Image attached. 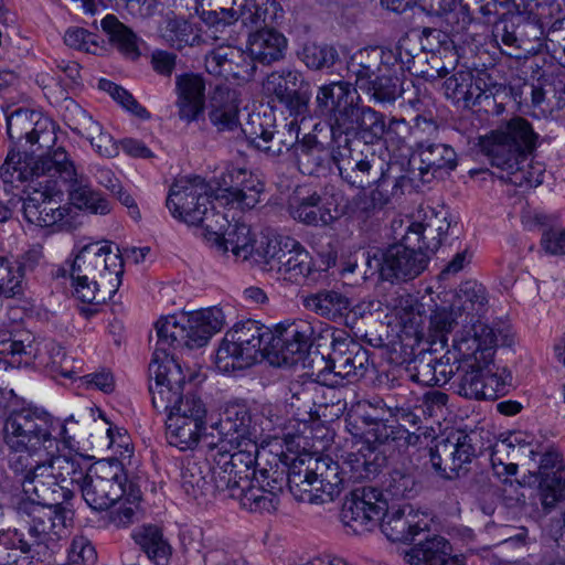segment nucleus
<instances>
[{
    "instance_id": "1",
    "label": "nucleus",
    "mask_w": 565,
    "mask_h": 565,
    "mask_svg": "<svg viewBox=\"0 0 565 565\" xmlns=\"http://www.w3.org/2000/svg\"><path fill=\"white\" fill-rule=\"evenodd\" d=\"M499 339L493 328L482 322L465 328L454 338L458 365L452 382L455 392L467 399H495L507 392L512 375L505 369L493 372L494 349Z\"/></svg>"
},
{
    "instance_id": "2",
    "label": "nucleus",
    "mask_w": 565,
    "mask_h": 565,
    "mask_svg": "<svg viewBox=\"0 0 565 565\" xmlns=\"http://www.w3.org/2000/svg\"><path fill=\"white\" fill-rule=\"evenodd\" d=\"M536 139L529 121L518 117L492 131L482 141V149L491 164L500 170L501 180L519 188H535L543 182L542 168L529 159Z\"/></svg>"
},
{
    "instance_id": "3",
    "label": "nucleus",
    "mask_w": 565,
    "mask_h": 565,
    "mask_svg": "<svg viewBox=\"0 0 565 565\" xmlns=\"http://www.w3.org/2000/svg\"><path fill=\"white\" fill-rule=\"evenodd\" d=\"M42 162L43 156L30 163L12 150L0 167V178L10 184L30 181L22 205L24 218L36 226L47 227L63 221L67 209L61 205L63 191L52 172L42 171Z\"/></svg>"
},
{
    "instance_id": "4",
    "label": "nucleus",
    "mask_w": 565,
    "mask_h": 565,
    "mask_svg": "<svg viewBox=\"0 0 565 565\" xmlns=\"http://www.w3.org/2000/svg\"><path fill=\"white\" fill-rule=\"evenodd\" d=\"M124 260L119 248L108 243H90L81 248L71 266L74 296L83 303L110 300L121 285Z\"/></svg>"
},
{
    "instance_id": "5",
    "label": "nucleus",
    "mask_w": 565,
    "mask_h": 565,
    "mask_svg": "<svg viewBox=\"0 0 565 565\" xmlns=\"http://www.w3.org/2000/svg\"><path fill=\"white\" fill-rule=\"evenodd\" d=\"M62 503L49 504L22 499L15 505L14 539L24 553L34 552L38 561L51 557L57 541L65 534V514Z\"/></svg>"
},
{
    "instance_id": "6",
    "label": "nucleus",
    "mask_w": 565,
    "mask_h": 565,
    "mask_svg": "<svg viewBox=\"0 0 565 565\" xmlns=\"http://www.w3.org/2000/svg\"><path fill=\"white\" fill-rule=\"evenodd\" d=\"M332 159L341 178L353 186L364 188L371 178H376L375 188L370 193L383 209L402 198L409 181L406 175H392L393 166L375 153L362 158V152L348 147V139L343 148L332 151Z\"/></svg>"
},
{
    "instance_id": "7",
    "label": "nucleus",
    "mask_w": 565,
    "mask_h": 565,
    "mask_svg": "<svg viewBox=\"0 0 565 565\" xmlns=\"http://www.w3.org/2000/svg\"><path fill=\"white\" fill-rule=\"evenodd\" d=\"M124 475L118 468L107 463L92 466L79 488L83 499L93 510L104 511L119 503V508L108 515L109 524L117 529L126 527L135 521L138 497H125Z\"/></svg>"
},
{
    "instance_id": "8",
    "label": "nucleus",
    "mask_w": 565,
    "mask_h": 565,
    "mask_svg": "<svg viewBox=\"0 0 565 565\" xmlns=\"http://www.w3.org/2000/svg\"><path fill=\"white\" fill-rule=\"evenodd\" d=\"M225 324L226 316L218 307L162 317L156 323L158 335L156 351L164 354L170 347L190 350L202 348Z\"/></svg>"
},
{
    "instance_id": "9",
    "label": "nucleus",
    "mask_w": 565,
    "mask_h": 565,
    "mask_svg": "<svg viewBox=\"0 0 565 565\" xmlns=\"http://www.w3.org/2000/svg\"><path fill=\"white\" fill-rule=\"evenodd\" d=\"M274 332L256 320L234 324L224 335L215 356V365L223 373L245 370L258 359L274 355Z\"/></svg>"
},
{
    "instance_id": "10",
    "label": "nucleus",
    "mask_w": 565,
    "mask_h": 565,
    "mask_svg": "<svg viewBox=\"0 0 565 565\" xmlns=\"http://www.w3.org/2000/svg\"><path fill=\"white\" fill-rule=\"evenodd\" d=\"M3 441L14 452L28 457H42L57 452L58 440L53 436V419L50 414L38 408H21L6 418Z\"/></svg>"
},
{
    "instance_id": "11",
    "label": "nucleus",
    "mask_w": 565,
    "mask_h": 565,
    "mask_svg": "<svg viewBox=\"0 0 565 565\" xmlns=\"http://www.w3.org/2000/svg\"><path fill=\"white\" fill-rule=\"evenodd\" d=\"M273 332L274 355L292 365L303 361L312 347L327 345L334 327L317 319H295L280 322Z\"/></svg>"
},
{
    "instance_id": "12",
    "label": "nucleus",
    "mask_w": 565,
    "mask_h": 565,
    "mask_svg": "<svg viewBox=\"0 0 565 565\" xmlns=\"http://www.w3.org/2000/svg\"><path fill=\"white\" fill-rule=\"evenodd\" d=\"M41 169L52 172L61 191L68 193V199L78 209L94 214H107L110 211L108 201L93 190L88 179L77 172L74 161L67 151L58 147L43 154Z\"/></svg>"
},
{
    "instance_id": "13",
    "label": "nucleus",
    "mask_w": 565,
    "mask_h": 565,
    "mask_svg": "<svg viewBox=\"0 0 565 565\" xmlns=\"http://www.w3.org/2000/svg\"><path fill=\"white\" fill-rule=\"evenodd\" d=\"M515 12L504 14L493 26V36L508 49L526 50L531 38L539 39V28L534 21L543 25L548 23L546 15L559 12V4L554 2H537L535 0H512Z\"/></svg>"
},
{
    "instance_id": "14",
    "label": "nucleus",
    "mask_w": 565,
    "mask_h": 565,
    "mask_svg": "<svg viewBox=\"0 0 565 565\" xmlns=\"http://www.w3.org/2000/svg\"><path fill=\"white\" fill-rule=\"evenodd\" d=\"M239 11L234 8H221L204 11L202 17L207 24L206 35L216 40L230 41L233 23L239 19L242 24L250 30L271 29L277 19L279 6L276 0H242Z\"/></svg>"
},
{
    "instance_id": "15",
    "label": "nucleus",
    "mask_w": 565,
    "mask_h": 565,
    "mask_svg": "<svg viewBox=\"0 0 565 565\" xmlns=\"http://www.w3.org/2000/svg\"><path fill=\"white\" fill-rule=\"evenodd\" d=\"M213 190L199 175L177 179L170 188L167 206L177 218L190 225H201L206 232V222L220 214L211 205Z\"/></svg>"
},
{
    "instance_id": "16",
    "label": "nucleus",
    "mask_w": 565,
    "mask_h": 565,
    "mask_svg": "<svg viewBox=\"0 0 565 565\" xmlns=\"http://www.w3.org/2000/svg\"><path fill=\"white\" fill-rule=\"evenodd\" d=\"M207 449H231L258 455L256 428L252 426V415L244 405H230L220 419L203 435Z\"/></svg>"
},
{
    "instance_id": "17",
    "label": "nucleus",
    "mask_w": 565,
    "mask_h": 565,
    "mask_svg": "<svg viewBox=\"0 0 565 565\" xmlns=\"http://www.w3.org/2000/svg\"><path fill=\"white\" fill-rule=\"evenodd\" d=\"M257 455L231 449H209L213 491L226 492L228 497L242 494V487L249 483Z\"/></svg>"
},
{
    "instance_id": "18",
    "label": "nucleus",
    "mask_w": 565,
    "mask_h": 565,
    "mask_svg": "<svg viewBox=\"0 0 565 565\" xmlns=\"http://www.w3.org/2000/svg\"><path fill=\"white\" fill-rule=\"evenodd\" d=\"M149 393L153 408L159 413H169L185 394L186 376L172 356L157 351L149 364Z\"/></svg>"
},
{
    "instance_id": "19",
    "label": "nucleus",
    "mask_w": 565,
    "mask_h": 565,
    "mask_svg": "<svg viewBox=\"0 0 565 565\" xmlns=\"http://www.w3.org/2000/svg\"><path fill=\"white\" fill-rule=\"evenodd\" d=\"M24 455L10 459V467L22 475L24 493L33 494L38 501L49 504L62 503L72 497V490L58 484L54 470L51 469L50 456L38 457L35 463H24Z\"/></svg>"
},
{
    "instance_id": "20",
    "label": "nucleus",
    "mask_w": 565,
    "mask_h": 565,
    "mask_svg": "<svg viewBox=\"0 0 565 565\" xmlns=\"http://www.w3.org/2000/svg\"><path fill=\"white\" fill-rule=\"evenodd\" d=\"M7 117V134L12 143L11 149L15 152H20L22 159L30 163L36 159H31L26 153H22L23 148L22 141L25 145L34 146L38 145L40 149L50 148L56 140L54 125L34 110L18 108L9 113V108L6 109Z\"/></svg>"
},
{
    "instance_id": "21",
    "label": "nucleus",
    "mask_w": 565,
    "mask_h": 565,
    "mask_svg": "<svg viewBox=\"0 0 565 565\" xmlns=\"http://www.w3.org/2000/svg\"><path fill=\"white\" fill-rule=\"evenodd\" d=\"M206 222L204 238L218 253L231 252L236 259L247 260L256 256V236L250 226L245 223L231 224L222 213L213 215Z\"/></svg>"
},
{
    "instance_id": "22",
    "label": "nucleus",
    "mask_w": 565,
    "mask_h": 565,
    "mask_svg": "<svg viewBox=\"0 0 565 565\" xmlns=\"http://www.w3.org/2000/svg\"><path fill=\"white\" fill-rule=\"evenodd\" d=\"M387 509L383 491L375 487H356L343 503L341 519L355 534L372 531Z\"/></svg>"
},
{
    "instance_id": "23",
    "label": "nucleus",
    "mask_w": 565,
    "mask_h": 565,
    "mask_svg": "<svg viewBox=\"0 0 565 565\" xmlns=\"http://www.w3.org/2000/svg\"><path fill=\"white\" fill-rule=\"evenodd\" d=\"M265 93L281 104L291 116L305 117L311 97L310 86L302 74L292 68H281L267 75L263 83Z\"/></svg>"
},
{
    "instance_id": "24",
    "label": "nucleus",
    "mask_w": 565,
    "mask_h": 565,
    "mask_svg": "<svg viewBox=\"0 0 565 565\" xmlns=\"http://www.w3.org/2000/svg\"><path fill=\"white\" fill-rule=\"evenodd\" d=\"M429 255L405 241L388 246L377 262L380 274L387 281H407L416 278L427 267Z\"/></svg>"
},
{
    "instance_id": "25",
    "label": "nucleus",
    "mask_w": 565,
    "mask_h": 565,
    "mask_svg": "<svg viewBox=\"0 0 565 565\" xmlns=\"http://www.w3.org/2000/svg\"><path fill=\"white\" fill-rule=\"evenodd\" d=\"M263 183L244 168L230 167L221 178L215 200L242 211L250 210L259 203Z\"/></svg>"
},
{
    "instance_id": "26",
    "label": "nucleus",
    "mask_w": 565,
    "mask_h": 565,
    "mask_svg": "<svg viewBox=\"0 0 565 565\" xmlns=\"http://www.w3.org/2000/svg\"><path fill=\"white\" fill-rule=\"evenodd\" d=\"M331 352L328 355L327 367L340 376H363L369 363V350L352 339L345 330L334 328V334L329 343Z\"/></svg>"
},
{
    "instance_id": "27",
    "label": "nucleus",
    "mask_w": 565,
    "mask_h": 565,
    "mask_svg": "<svg viewBox=\"0 0 565 565\" xmlns=\"http://www.w3.org/2000/svg\"><path fill=\"white\" fill-rule=\"evenodd\" d=\"M401 61L398 47L369 46L355 52L349 60L347 68L350 77L355 79V86L365 87L375 76L397 67Z\"/></svg>"
},
{
    "instance_id": "28",
    "label": "nucleus",
    "mask_w": 565,
    "mask_h": 565,
    "mask_svg": "<svg viewBox=\"0 0 565 565\" xmlns=\"http://www.w3.org/2000/svg\"><path fill=\"white\" fill-rule=\"evenodd\" d=\"M64 119L73 131L87 138L100 156L106 158L117 156L118 147L113 137L103 131L102 126L73 99L66 102Z\"/></svg>"
},
{
    "instance_id": "29",
    "label": "nucleus",
    "mask_w": 565,
    "mask_h": 565,
    "mask_svg": "<svg viewBox=\"0 0 565 565\" xmlns=\"http://www.w3.org/2000/svg\"><path fill=\"white\" fill-rule=\"evenodd\" d=\"M384 405H373L369 402L358 403L347 415V426L350 433L364 438L369 444H384L393 430L384 423L381 415Z\"/></svg>"
},
{
    "instance_id": "30",
    "label": "nucleus",
    "mask_w": 565,
    "mask_h": 565,
    "mask_svg": "<svg viewBox=\"0 0 565 565\" xmlns=\"http://www.w3.org/2000/svg\"><path fill=\"white\" fill-rule=\"evenodd\" d=\"M408 164L413 173L418 171L423 182H429V175L434 178L454 170L457 167V154L450 146L445 143H420Z\"/></svg>"
},
{
    "instance_id": "31",
    "label": "nucleus",
    "mask_w": 565,
    "mask_h": 565,
    "mask_svg": "<svg viewBox=\"0 0 565 565\" xmlns=\"http://www.w3.org/2000/svg\"><path fill=\"white\" fill-rule=\"evenodd\" d=\"M301 303L308 311L329 321L345 319V326L353 328L354 321H349L350 313L356 316L359 307H353L351 299L335 289H320L301 297Z\"/></svg>"
},
{
    "instance_id": "32",
    "label": "nucleus",
    "mask_w": 565,
    "mask_h": 565,
    "mask_svg": "<svg viewBox=\"0 0 565 565\" xmlns=\"http://www.w3.org/2000/svg\"><path fill=\"white\" fill-rule=\"evenodd\" d=\"M210 122L218 132L234 131L239 127V98L236 89L216 85L207 104Z\"/></svg>"
},
{
    "instance_id": "33",
    "label": "nucleus",
    "mask_w": 565,
    "mask_h": 565,
    "mask_svg": "<svg viewBox=\"0 0 565 565\" xmlns=\"http://www.w3.org/2000/svg\"><path fill=\"white\" fill-rule=\"evenodd\" d=\"M36 353L33 337L25 331L7 329L0 317V364L6 367L28 365Z\"/></svg>"
},
{
    "instance_id": "34",
    "label": "nucleus",
    "mask_w": 565,
    "mask_h": 565,
    "mask_svg": "<svg viewBox=\"0 0 565 565\" xmlns=\"http://www.w3.org/2000/svg\"><path fill=\"white\" fill-rule=\"evenodd\" d=\"M204 35L207 41L210 36L206 35V30L204 31ZM211 40L221 42V44L205 57V68L210 74L217 76H233L234 78L244 81L254 76L256 71L254 63H246V67L242 70L234 68L236 60L244 61V52L230 44V42L233 41V38L230 41L216 40L213 38H211Z\"/></svg>"
},
{
    "instance_id": "35",
    "label": "nucleus",
    "mask_w": 565,
    "mask_h": 565,
    "mask_svg": "<svg viewBox=\"0 0 565 565\" xmlns=\"http://www.w3.org/2000/svg\"><path fill=\"white\" fill-rule=\"evenodd\" d=\"M175 87L179 118L186 122L196 120L204 110V79L195 74L179 75L175 78Z\"/></svg>"
},
{
    "instance_id": "36",
    "label": "nucleus",
    "mask_w": 565,
    "mask_h": 565,
    "mask_svg": "<svg viewBox=\"0 0 565 565\" xmlns=\"http://www.w3.org/2000/svg\"><path fill=\"white\" fill-rule=\"evenodd\" d=\"M306 461L310 465L313 480H317L322 503L333 501L344 487L343 467L330 457H319L310 454L306 455Z\"/></svg>"
},
{
    "instance_id": "37",
    "label": "nucleus",
    "mask_w": 565,
    "mask_h": 565,
    "mask_svg": "<svg viewBox=\"0 0 565 565\" xmlns=\"http://www.w3.org/2000/svg\"><path fill=\"white\" fill-rule=\"evenodd\" d=\"M286 131H274L264 128L259 122L258 127H255V121H252V131L249 134L243 130L247 135L250 143L254 145L258 150L265 152L269 157H278L284 151H294L296 140L298 139V126L296 120H291L286 125Z\"/></svg>"
},
{
    "instance_id": "38",
    "label": "nucleus",
    "mask_w": 565,
    "mask_h": 565,
    "mask_svg": "<svg viewBox=\"0 0 565 565\" xmlns=\"http://www.w3.org/2000/svg\"><path fill=\"white\" fill-rule=\"evenodd\" d=\"M407 565H463L462 558L451 555V546L441 536H433L404 553Z\"/></svg>"
},
{
    "instance_id": "39",
    "label": "nucleus",
    "mask_w": 565,
    "mask_h": 565,
    "mask_svg": "<svg viewBox=\"0 0 565 565\" xmlns=\"http://www.w3.org/2000/svg\"><path fill=\"white\" fill-rule=\"evenodd\" d=\"M287 45L282 33L274 28L260 29L249 34L247 50L252 61L270 65L285 57Z\"/></svg>"
},
{
    "instance_id": "40",
    "label": "nucleus",
    "mask_w": 565,
    "mask_h": 565,
    "mask_svg": "<svg viewBox=\"0 0 565 565\" xmlns=\"http://www.w3.org/2000/svg\"><path fill=\"white\" fill-rule=\"evenodd\" d=\"M417 519V513L409 505L391 511L386 509L380 520L381 531L390 541L406 542L413 540L426 526H422Z\"/></svg>"
},
{
    "instance_id": "41",
    "label": "nucleus",
    "mask_w": 565,
    "mask_h": 565,
    "mask_svg": "<svg viewBox=\"0 0 565 565\" xmlns=\"http://www.w3.org/2000/svg\"><path fill=\"white\" fill-rule=\"evenodd\" d=\"M449 227L450 223L447 218L437 215L425 223L412 222L404 234L405 241L429 255L440 247Z\"/></svg>"
},
{
    "instance_id": "42",
    "label": "nucleus",
    "mask_w": 565,
    "mask_h": 565,
    "mask_svg": "<svg viewBox=\"0 0 565 565\" xmlns=\"http://www.w3.org/2000/svg\"><path fill=\"white\" fill-rule=\"evenodd\" d=\"M406 130L407 124L405 119L393 118L386 126L383 114L370 106H362L359 116V127L354 130L353 136H359L366 143H373L382 139L384 135L390 137Z\"/></svg>"
},
{
    "instance_id": "43",
    "label": "nucleus",
    "mask_w": 565,
    "mask_h": 565,
    "mask_svg": "<svg viewBox=\"0 0 565 565\" xmlns=\"http://www.w3.org/2000/svg\"><path fill=\"white\" fill-rule=\"evenodd\" d=\"M287 483L297 501L322 504L317 480H313L306 455L297 457L289 467Z\"/></svg>"
},
{
    "instance_id": "44",
    "label": "nucleus",
    "mask_w": 565,
    "mask_h": 565,
    "mask_svg": "<svg viewBox=\"0 0 565 565\" xmlns=\"http://www.w3.org/2000/svg\"><path fill=\"white\" fill-rule=\"evenodd\" d=\"M323 193L313 192L302 198L296 205H291V215L306 225H328L337 218L332 213L331 203Z\"/></svg>"
},
{
    "instance_id": "45",
    "label": "nucleus",
    "mask_w": 565,
    "mask_h": 565,
    "mask_svg": "<svg viewBox=\"0 0 565 565\" xmlns=\"http://www.w3.org/2000/svg\"><path fill=\"white\" fill-rule=\"evenodd\" d=\"M181 486L193 498L214 493L209 457L206 459L192 457L182 463Z\"/></svg>"
},
{
    "instance_id": "46",
    "label": "nucleus",
    "mask_w": 565,
    "mask_h": 565,
    "mask_svg": "<svg viewBox=\"0 0 565 565\" xmlns=\"http://www.w3.org/2000/svg\"><path fill=\"white\" fill-rule=\"evenodd\" d=\"M166 425L169 444L181 450H186L199 444L202 430L205 428V419L168 417Z\"/></svg>"
},
{
    "instance_id": "47",
    "label": "nucleus",
    "mask_w": 565,
    "mask_h": 565,
    "mask_svg": "<svg viewBox=\"0 0 565 565\" xmlns=\"http://www.w3.org/2000/svg\"><path fill=\"white\" fill-rule=\"evenodd\" d=\"M488 303L486 288L477 281L468 280L460 285L459 290L452 301L454 308L457 309L460 316H466L463 321L472 322L476 317H480ZM480 321H476L479 323Z\"/></svg>"
},
{
    "instance_id": "48",
    "label": "nucleus",
    "mask_w": 565,
    "mask_h": 565,
    "mask_svg": "<svg viewBox=\"0 0 565 565\" xmlns=\"http://www.w3.org/2000/svg\"><path fill=\"white\" fill-rule=\"evenodd\" d=\"M295 247H297V241L290 237H285L280 241L269 239L265 245L256 249L255 262L264 270L275 273L277 278L280 279L282 268Z\"/></svg>"
},
{
    "instance_id": "49",
    "label": "nucleus",
    "mask_w": 565,
    "mask_h": 565,
    "mask_svg": "<svg viewBox=\"0 0 565 565\" xmlns=\"http://www.w3.org/2000/svg\"><path fill=\"white\" fill-rule=\"evenodd\" d=\"M102 28L107 33L109 42L125 57L134 61L140 56V39L131 29L120 22L116 15L107 14L102 20Z\"/></svg>"
},
{
    "instance_id": "50",
    "label": "nucleus",
    "mask_w": 565,
    "mask_h": 565,
    "mask_svg": "<svg viewBox=\"0 0 565 565\" xmlns=\"http://www.w3.org/2000/svg\"><path fill=\"white\" fill-rule=\"evenodd\" d=\"M134 539L147 557L160 565L169 561L172 547L163 537L161 529L156 525H145L135 534Z\"/></svg>"
},
{
    "instance_id": "51",
    "label": "nucleus",
    "mask_w": 565,
    "mask_h": 565,
    "mask_svg": "<svg viewBox=\"0 0 565 565\" xmlns=\"http://www.w3.org/2000/svg\"><path fill=\"white\" fill-rule=\"evenodd\" d=\"M355 90L351 83L342 81L320 86L316 95L315 115L330 118L337 107L355 95Z\"/></svg>"
},
{
    "instance_id": "52",
    "label": "nucleus",
    "mask_w": 565,
    "mask_h": 565,
    "mask_svg": "<svg viewBox=\"0 0 565 565\" xmlns=\"http://www.w3.org/2000/svg\"><path fill=\"white\" fill-rule=\"evenodd\" d=\"M295 145L292 156L299 170L303 174H315L328 157L323 145L317 140L316 136L311 135L305 136L301 141L297 139Z\"/></svg>"
},
{
    "instance_id": "53",
    "label": "nucleus",
    "mask_w": 565,
    "mask_h": 565,
    "mask_svg": "<svg viewBox=\"0 0 565 565\" xmlns=\"http://www.w3.org/2000/svg\"><path fill=\"white\" fill-rule=\"evenodd\" d=\"M447 98L462 103L465 107L475 104L482 94V89L473 84V74L469 70H459L448 77L444 84Z\"/></svg>"
},
{
    "instance_id": "54",
    "label": "nucleus",
    "mask_w": 565,
    "mask_h": 565,
    "mask_svg": "<svg viewBox=\"0 0 565 565\" xmlns=\"http://www.w3.org/2000/svg\"><path fill=\"white\" fill-rule=\"evenodd\" d=\"M162 38L174 49L181 50L206 42L193 24L183 18L168 17L161 29Z\"/></svg>"
},
{
    "instance_id": "55",
    "label": "nucleus",
    "mask_w": 565,
    "mask_h": 565,
    "mask_svg": "<svg viewBox=\"0 0 565 565\" xmlns=\"http://www.w3.org/2000/svg\"><path fill=\"white\" fill-rule=\"evenodd\" d=\"M380 460L384 459L373 451L349 454L342 465L345 478L353 482L371 480L381 471L382 462Z\"/></svg>"
},
{
    "instance_id": "56",
    "label": "nucleus",
    "mask_w": 565,
    "mask_h": 565,
    "mask_svg": "<svg viewBox=\"0 0 565 565\" xmlns=\"http://www.w3.org/2000/svg\"><path fill=\"white\" fill-rule=\"evenodd\" d=\"M361 90L369 96L370 100L376 104L393 103L404 92L402 82L396 75V67L375 76V79L371 81Z\"/></svg>"
},
{
    "instance_id": "57",
    "label": "nucleus",
    "mask_w": 565,
    "mask_h": 565,
    "mask_svg": "<svg viewBox=\"0 0 565 565\" xmlns=\"http://www.w3.org/2000/svg\"><path fill=\"white\" fill-rule=\"evenodd\" d=\"M360 96H350L340 107H337L329 118L332 136L353 135L359 127V116L363 105H359Z\"/></svg>"
},
{
    "instance_id": "58",
    "label": "nucleus",
    "mask_w": 565,
    "mask_h": 565,
    "mask_svg": "<svg viewBox=\"0 0 565 565\" xmlns=\"http://www.w3.org/2000/svg\"><path fill=\"white\" fill-rule=\"evenodd\" d=\"M522 448L516 447L512 440L504 439L497 441L491 449V466L498 478L512 477L518 471L516 460Z\"/></svg>"
},
{
    "instance_id": "59",
    "label": "nucleus",
    "mask_w": 565,
    "mask_h": 565,
    "mask_svg": "<svg viewBox=\"0 0 565 565\" xmlns=\"http://www.w3.org/2000/svg\"><path fill=\"white\" fill-rule=\"evenodd\" d=\"M57 452L44 454L43 456H50L51 459V469L54 470V476L57 479L58 484L68 486H77L78 489L83 484L86 478V471L83 468L82 460L70 457L62 456Z\"/></svg>"
},
{
    "instance_id": "60",
    "label": "nucleus",
    "mask_w": 565,
    "mask_h": 565,
    "mask_svg": "<svg viewBox=\"0 0 565 565\" xmlns=\"http://www.w3.org/2000/svg\"><path fill=\"white\" fill-rule=\"evenodd\" d=\"M536 498L545 513L565 499V479L562 472L545 473L537 487Z\"/></svg>"
},
{
    "instance_id": "61",
    "label": "nucleus",
    "mask_w": 565,
    "mask_h": 565,
    "mask_svg": "<svg viewBox=\"0 0 565 565\" xmlns=\"http://www.w3.org/2000/svg\"><path fill=\"white\" fill-rule=\"evenodd\" d=\"M430 463L433 469L445 479H454L458 477L461 463L457 461V457L452 450V441L443 439L430 449Z\"/></svg>"
},
{
    "instance_id": "62",
    "label": "nucleus",
    "mask_w": 565,
    "mask_h": 565,
    "mask_svg": "<svg viewBox=\"0 0 565 565\" xmlns=\"http://www.w3.org/2000/svg\"><path fill=\"white\" fill-rule=\"evenodd\" d=\"M316 390L317 386L313 383H290V397L287 402L296 419L305 422L307 418H311L315 406L313 391Z\"/></svg>"
},
{
    "instance_id": "63",
    "label": "nucleus",
    "mask_w": 565,
    "mask_h": 565,
    "mask_svg": "<svg viewBox=\"0 0 565 565\" xmlns=\"http://www.w3.org/2000/svg\"><path fill=\"white\" fill-rule=\"evenodd\" d=\"M546 21L548 23L541 24L537 21H534L539 28V38L545 33L546 30V41L547 49L554 53L561 51L563 54L565 52V13L559 8L558 11H554L546 15Z\"/></svg>"
},
{
    "instance_id": "64",
    "label": "nucleus",
    "mask_w": 565,
    "mask_h": 565,
    "mask_svg": "<svg viewBox=\"0 0 565 565\" xmlns=\"http://www.w3.org/2000/svg\"><path fill=\"white\" fill-rule=\"evenodd\" d=\"M383 493L395 500L411 499L417 493L416 480L413 475L395 469L385 480Z\"/></svg>"
}]
</instances>
